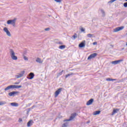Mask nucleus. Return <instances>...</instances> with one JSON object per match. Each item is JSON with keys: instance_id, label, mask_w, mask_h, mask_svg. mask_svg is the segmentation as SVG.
I'll return each mask as SVG.
<instances>
[{"instance_id": "5701e85b", "label": "nucleus", "mask_w": 127, "mask_h": 127, "mask_svg": "<svg viewBox=\"0 0 127 127\" xmlns=\"http://www.w3.org/2000/svg\"><path fill=\"white\" fill-rule=\"evenodd\" d=\"M107 81H116L117 80V79H112V78H107Z\"/></svg>"}, {"instance_id": "9b49d317", "label": "nucleus", "mask_w": 127, "mask_h": 127, "mask_svg": "<svg viewBox=\"0 0 127 127\" xmlns=\"http://www.w3.org/2000/svg\"><path fill=\"white\" fill-rule=\"evenodd\" d=\"M85 43H86V41L83 40L82 41V42L80 43L79 44L78 46H79V48H83V47H85Z\"/></svg>"}, {"instance_id": "e433bc0d", "label": "nucleus", "mask_w": 127, "mask_h": 127, "mask_svg": "<svg viewBox=\"0 0 127 127\" xmlns=\"http://www.w3.org/2000/svg\"><path fill=\"white\" fill-rule=\"evenodd\" d=\"M31 110H32V108H31V107L28 109L27 113H29V111H31Z\"/></svg>"}, {"instance_id": "a19ab883", "label": "nucleus", "mask_w": 127, "mask_h": 127, "mask_svg": "<svg viewBox=\"0 0 127 127\" xmlns=\"http://www.w3.org/2000/svg\"><path fill=\"white\" fill-rule=\"evenodd\" d=\"M18 122H19V123H20V122H22V119L21 118H19V120H18Z\"/></svg>"}, {"instance_id": "4be33fe9", "label": "nucleus", "mask_w": 127, "mask_h": 127, "mask_svg": "<svg viewBox=\"0 0 127 127\" xmlns=\"http://www.w3.org/2000/svg\"><path fill=\"white\" fill-rule=\"evenodd\" d=\"M6 102L5 101H0V106H3V105H5Z\"/></svg>"}, {"instance_id": "39448f33", "label": "nucleus", "mask_w": 127, "mask_h": 127, "mask_svg": "<svg viewBox=\"0 0 127 127\" xmlns=\"http://www.w3.org/2000/svg\"><path fill=\"white\" fill-rule=\"evenodd\" d=\"M123 61H124L123 60H119L112 61L111 63L112 64H113V65H118V64H120V63H121V62H123Z\"/></svg>"}, {"instance_id": "6ab92c4d", "label": "nucleus", "mask_w": 127, "mask_h": 127, "mask_svg": "<svg viewBox=\"0 0 127 127\" xmlns=\"http://www.w3.org/2000/svg\"><path fill=\"white\" fill-rule=\"evenodd\" d=\"M72 75H75V73H69L68 74H66L65 75V78H68L69 76H72Z\"/></svg>"}, {"instance_id": "a878e982", "label": "nucleus", "mask_w": 127, "mask_h": 127, "mask_svg": "<svg viewBox=\"0 0 127 127\" xmlns=\"http://www.w3.org/2000/svg\"><path fill=\"white\" fill-rule=\"evenodd\" d=\"M10 86L9 85L6 88H5L4 89V91H8V90H10Z\"/></svg>"}, {"instance_id": "4c0bfd02", "label": "nucleus", "mask_w": 127, "mask_h": 127, "mask_svg": "<svg viewBox=\"0 0 127 127\" xmlns=\"http://www.w3.org/2000/svg\"><path fill=\"white\" fill-rule=\"evenodd\" d=\"M101 12L103 14L105 15V11H104V10L101 9Z\"/></svg>"}, {"instance_id": "9d476101", "label": "nucleus", "mask_w": 127, "mask_h": 127, "mask_svg": "<svg viewBox=\"0 0 127 127\" xmlns=\"http://www.w3.org/2000/svg\"><path fill=\"white\" fill-rule=\"evenodd\" d=\"M19 93L18 91H12L8 93V96L10 97H14L16 94H18Z\"/></svg>"}, {"instance_id": "c03bdc74", "label": "nucleus", "mask_w": 127, "mask_h": 127, "mask_svg": "<svg viewBox=\"0 0 127 127\" xmlns=\"http://www.w3.org/2000/svg\"><path fill=\"white\" fill-rule=\"evenodd\" d=\"M86 124H90V121H87V122H86Z\"/></svg>"}, {"instance_id": "2f4dec72", "label": "nucleus", "mask_w": 127, "mask_h": 127, "mask_svg": "<svg viewBox=\"0 0 127 127\" xmlns=\"http://www.w3.org/2000/svg\"><path fill=\"white\" fill-rule=\"evenodd\" d=\"M10 86V89H14V85H9Z\"/></svg>"}, {"instance_id": "79ce46f5", "label": "nucleus", "mask_w": 127, "mask_h": 127, "mask_svg": "<svg viewBox=\"0 0 127 127\" xmlns=\"http://www.w3.org/2000/svg\"><path fill=\"white\" fill-rule=\"evenodd\" d=\"M93 45H97V42H94V43H93Z\"/></svg>"}, {"instance_id": "dca6fc26", "label": "nucleus", "mask_w": 127, "mask_h": 127, "mask_svg": "<svg viewBox=\"0 0 127 127\" xmlns=\"http://www.w3.org/2000/svg\"><path fill=\"white\" fill-rule=\"evenodd\" d=\"M32 120H30L27 124V126L28 127H30L32 126V123H31Z\"/></svg>"}, {"instance_id": "473e14b6", "label": "nucleus", "mask_w": 127, "mask_h": 127, "mask_svg": "<svg viewBox=\"0 0 127 127\" xmlns=\"http://www.w3.org/2000/svg\"><path fill=\"white\" fill-rule=\"evenodd\" d=\"M45 31H49L50 30V28H47L45 29Z\"/></svg>"}, {"instance_id": "58836bf2", "label": "nucleus", "mask_w": 127, "mask_h": 127, "mask_svg": "<svg viewBox=\"0 0 127 127\" xmlns=\"http://www.w3.org/2000/svg\"><path fill=\"white\" fill-rule=\"evenodd\" d=\"M58 43V44H60V45H62V44H63V43L62 42H60Z\"/></svg>"}, {"instance_id": "20e7f679", "label": "nucleus", "mask_w": 127, "mask_h": 127, "mask_svg": "<svg viewBox=\"0 0 127 127\" xmlns=\"http://www.w3.org/2000/svg\"><path fill=\"white\" fill-rule=\"evenodd\" d=\"M98 55L97 53H93L91 54L87 58V60H91V59H93V58H95Z\"/></svg>"}, {"instance_id": "f257e3e1", "label": "nucleus", "mask_w": 127, "mask_h": 127, "mask_svg": "<svg viewBox=\"0 0 127 127\" xmlns=\"http://www.w3.org/2000/svg\"><path fill=\"white\" fill-rule=\"evenodd\" d=\"M9 53L10 55V57L12 60H17V57L15 56V53L14 51L12 49L9 50Z\"/></svg>"}, {"instance_id": "a211bd4d", "label": "nucleus", "mask_w": 127, "mask_h": 127, "mask_svg": "<svg viewBox=\"0 0 127 127\" xmlns=\"http://www.w3.org/2000/svg\"><path fill=\"white\" fill-rule=\"evenodd\" d=\"M22 87V86H21V85H14V89H19V88H21Z\"/></svg>"}, {"instance_id": "7ed1b4c3", "label": "nucleus", "mask_w": 127, "mask_h": 127, "mask_svg": "<svg viewBox=\"0 0 127 127\" xmlns=\"http://www.w3.org/2000/svg\"><path fill=\"white\" fill-rule=\"evenodd\" d=\"M16 21V18H15L13 20H8L7 21V24H12L13 26L15 25V21Z\"/></svg>"}, {"instance_id": "b1692460", "label": "nucleus", "mask_w": 127, "mask_h": 127, "mask_svg": "<svg viewBox=\"0 0 127 127\" xmlns=\"http://www.w3.org/2000/svg\"><path fill=\"white\" fill-rule=\"evenodd\" d=\"M23 57L24 60H25V61H28V57H26V56H25L24 55L23 56Z\"/></svg>"}, {"instance_id": "f704fd0d", "label": "nucleus", "mask_w": 127, "mask_h": 127, "mask_svg": "<svg viewBox=\"0 0 127 127\" xmlns=\"http://www.w3.org/2000/svg\"><path fill=\"white\" fill-rule=\"evenodd\" d=\"M56 2H61L62 0H54Z\"/></svg>"}, {"instance_id": "cd10ccee", "label": "nucleus", "mask_w": 127, "mask_h": 127, "mask_svg": "<svg viewBox=\"0 0 127 127\" xmlns=\"http://www.w3.org/2000/svg\"><path fill=\"white\" fill-rule=\"evenodd\" d=\"M116 0H111L108 2L109 3H113V2H115V1H116Z\"/></svg>"}, {"instance_id": "aec40b11", "label": "nucleus", "mask_w": 127, "mask_h": 127, "mask_svg": "<svg viewBox=\"0 0 127 127\" xmlns=\"http://www.w3.org/2000/svg\"><path fill=\"white\" fill-rule=\"evenodd\" d=\"M23 75L22 74H21L20 73H19L18 75H15V77L18 79L19 78H21V77H22Z\"/></svg>"}, {"instance_id": "bb28decb", "label": "nucleus", "mask_w": 127, "mask_h": 127, "mask_svg": "<svg viewBox=\"0 0 127 127\" xmlns=\"http://www.w3.org/2000/svg\"><path fill=\"white\" fill-rule=\"evenodd\" d=\"M126 1H127V0H126ZM124 7H127V2L124 3Z\"/></svg>"}, {"instance_id": "393cba45", "label": "nucleus", "mask_w": 127, "mask_h": 127, "mask_svg": "<svg viewBox=\"0 0 127 127\" xmlns=\"http://www.w3.org/2000/svg\"><path fill=\"white\" fill-rule=\"evenodd\" d=\"M87 37H88V38H92V37H93V34H88L87 35Z\"/></svg>"}, {"instance_id": "ea45409f", "label": "nucleus", "mask_w": 127, "mask_h": 127, "mask_svg": "<svg viewBox=\"0 0 127 127\" xmlns=\"http://www.w3.org/2000/svg\"><path fill=\"white\" fill-rule=\"evenodd\" d=\"M34 108H36V106L33 105V106L31 107L32 110H33V109H34Z\"/></svg>"}, {"instance_id": "0eeeda50", "label": "nucleus", "mask_w": 127, "mask_h": 127, "mask_svg": "<svg viewBox=\"0 0 127 127\" xmlns=\"http://www.w3.org/2000/svg\"><path fill=\"white\" fill-rule=\"evenodd\" d=\"M3 31H4V32L6 33V34H7V35L8 36H9V37H10V36H11V34H10V32H9V31L8 30V29H7V28L6 27H4L3 29Z\"/></svg>"}, {"instance_id": "49530a36", "label": "nucleus", "mask_w": 127, "mask_h": 127, "mask_svg": "<svg viewBox=\"0 0 127 127\" xmlns=\"http://www.w3.org/2000/svg\"><path fill=\"white\" fill-rule=\"evenodd\" d=\"M122 50H124V48H123V49H122Z\"/></svg>"}, {"instance_id": "72a5a7b5", "label": "nucleus", "mask_w": 127, "mask_h": 127, "mask_svg": "<svg viewBox=\"0 0 127 127\" xmlns=\"http://www.w3.org/2000/svg\"><path fill=\"white\" fill-rule=\"evenodd\" d=\"M19 83H20V81H19V82H15L14 84V85H19Z\"/></svg>"}, {"instance_id": "c756f323", "label": "nucleus", "mask_w": 127, "mask_h": 127, "mask_svg": "<svg viewBox=\"0 0 127 127\" xmlns=\"http://www.w3.org/2000/svg\"><path fill=\"white\" fill-rule=\"evenodd\" d=\"M65 47H66L65 45H61L59 46V48H65Z\"/></svg>"}, {"instance_id": "f03ea898", "label": "nucleus", "mask_w": 127, "mask_h": 127, "mask_svg": "<svg viewBox=\"0 0 127 127\" xmlns=\"http://www.w3.org/2000/svg\"><path fill=\"white\" fill-rule=\"evenodd\" d=\"M77 116V113H73L71 115L69 119L64 120V122H70V121H72Z\"/></svg>"}, {"instance_id": "2eb2a0df", "label": "nucleus", "mask_w": 127, "mask_h": 127, "mask_svg": "<svg viewBox=\"0 0 127 127\" xmlns=\"http://www.w3.org/2000/svg\"><path fill=\"white\" fill-rule=\"evenodd\" d=\"M10 104L12 107H18V104L17 103L13 102Z\"/></svg>"}, {"instance_id": "a18cd8bd", "label": "nucleus", "mask_w": 127, "mask_h": 127, "mask_svg": "<svg viewBox=\"0 0 127 127\" xmlns=\"http://www.w3.org/2000/svg\"><path fill=\"white\" fill-rule=\"evenodd\" d=\"M31 103H29L28 104V106H31Z\"/></svg>"}, {"instance_id": "f3484780", "label": "nucleus", "mask_w": 127, "mask_h": 127, "mask_svg": "<svg viewBox=\"0 0 127 127\" xmlns=\"http://www.w3.org/2000/svg\"><path fill=\"white\" fill-rule=\"evenodd\" d=\"M100 113H101V111H96L94 112L93 115L94 116H97V115H100Z\"/></svg>"}, {"instance_id": "6e6552de", "label": "nucleus", "mask_w": 127, "mask_h": 127, "mask_svg": "<svg viewBox=\"0 0 127 127\" xmlns=\"http://www.w3.org/2000/svg\"><path fill=\"white\" fill-rule=\"evenodd\" d=\"M34 78V73L33 72H30L27 76V79L29 80H32Z\"/></svg>"}, {"instance_id": "c85d7f7f", "label": "nucleus", "mask_w": 127, "mask_h": 127, "mask_svg": "<svg viewBox=\"0 0 127 127\" xmlns=\"http://www.w3.org/2000/svg\"><path fill=\"white\" fill-rule=\"evenodd\" d=\"M24 73H25V71L24 70H22L21 71V73H20L22 76H23L24 75Z\"/></svg>"}, {"instance_id": "423d86ee", "label": "nucleus", "mask_w": 127, "mask_h": 127, "mask_svg": "<svg viewBox=\"0 0 127 127\" xmlns=\"http://www.w3.org/2000/svg\"><path fill=\"white\" fill-rule=\"evenodd\" d=\"M63 90V88H59L55 93V98L58 97V95L61 93V91Z\"/></svg>"}, {"instance_id": "7c9ffc66", "label": "nucleus", "mask_w": 127, "mask_h": 127, "mask_svg": "<svg viewBox=\"0 0 127 127\" xmlns=\"http://www.w3.org/2000/svg\"><path fill=\"white\" fill-rule=\"evenodd\" d=\"M74 39H76L77 38V34L75 33L74 35L72 36Z\"/></svg>"}, {"instance_id": "c9c22d12", "label": "nucleus", "mask_w": 127, "mask_h": 127, "mask_svg": "<svg viewBox=\"0 0 127 127\" xmlns=\"http://www.w3.org/2000/svg\"><path fill=\"white\" fill-rule=\"evenodd\" d=\"M64 70H62L61 72H60L58 74V76H61V75H62V72L64 71Z\"/></svg>"}, {"instance_id": "1a4fd4ad", "label": "nucleus", "mask_w": 127, "mask_h": 127, "mask_svg": "<svg viewBox=\"0 0 127 127\" xmlns=\"http://www.w3.org/2000/svg\"><path fill=\"white\" fill-rule=\"evenodd\" d=\"M125 28V27L121 26V27H118L114 29V32H118V31H121V30H123V29Z\"/></svg>"}, {"instance_id": "f8f14e48", "label": "nucleus", "mask_w": 127, "mask_h": 127, "mask_svg": "<svg viewBox=\"0 0 127 127\" xmlns=\"http://www.w3.org/2000/svg\"><path fill=\"white\" fill-rule=\"evenodd\" d=\"M94 102V99L91 98L86 103L87 106H90L93 104V102Z\"/></svg>"}, {"instance_id": "ddd939ff", "label": "nucleus", "mask_w": 127, "mask_h": 127, "mask_svg": "<svg viewBox=\"0 0 127 127\" xmlns=\"http://www.w3.org/2000/svg\"><path fill=\"white\" fill-rule=\"evenodd\" d=\"M36 62L40 63V64H42V63H43V61H41V59L38 58L36 60Z\"/></svg>"}, {"instance_id": "412c9836", "label": "nucleus", "mask_w": 127, "mask_h": 127, "mask_svg": "<svg viewBox=\"0 0 127 127\" xmlns=\"http://www.w3.org/2000/svg\"><path fill=\"white\" fill-rule=\"evenodd\" d=\"M80 31H81V32H84V33H86V32H85V28H83V27H81L79 28Z\"/></svg>"}, {"instance_id": "4468645a", "label": "nucleus", "mask_w": 127, "mask_h": 127, "mask_svg": "<svg viewBox=\"0 0 127 127\" xmlns=\"http://www.w3.org/2000/svg\"><path fill=\"white\" fill-rule=\"evenodd\" d=\"M119 111H120V109H114L112 114V116H114V115H115V114H117V113H118V112H119Z\"/></svg>"}, {"instance_id": "37998d69", "label": "nucleus", "mask_w": 127, "mask_h": 127, "mask_svg": "<svg viewBox=\"0 0 127 127\" xmlns=\"http://www.w3.org/2000/svg\"><path fill=\"white\" fill-rule=\"evenodd\" d=\"M25 84H26V85H29V84L28 83V82H25Z\"/></svg>"}]
</instances>
